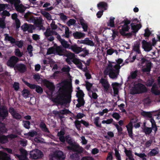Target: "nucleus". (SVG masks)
Masks as SVG:
<instances>
[{"label": "nucleus", "instance_id": "nucleus-50", "mask_svg": "<svg viewBox=\"0 0 160 160\" xmlns=\"http://www.w3.org/2000/svg\"><path fill=\"white\" fill-rule=\"evenodd\" d=\"M135 154L140 158H142L143 160H146V159L145 158L146 157V155L145 153H138L137 152H135Z\"/></svg>", "mask_w": 160, "mask_h": 160}, {"label": "nucleus", "instance_id": "nucleus-51", "mask_svg": "<svg viewBox=\"0 0 160 160\" xmlns=\"http://www.w3.org/2000/svg\"><path fill=\"white\" fill-rule=\"evenodd\" d=\"M85 44H87L91 46H93L94 45V44L92 41L89 40L88 38H86Z\"/></svg>", "mask_w": 160, "mask_h": 160}, {"label": "nucleus", "instance_id": "nucleus-35", "mask_svg": "<svg viewBox=\"0 0 160 160\" xmlns=\"http://www.w3.org/2000/svg\"><path fill=\"white\" fill-rule=\"evenodd\" d=\"M138 71L136 70L134 71H132L130 75L128 76V80L131 79L135 78L137 76Z\"/></svg>", "mask_w": 160, "mask_h": 160}, {"label": "nucleus", "instance_id": "nucleus-11", "mask_svg": "<svg viewBox=\"0 0 160 160\" xmlns=\"http://www.w3.org/2000/svg\"><path fill=\"white\" fill-rule=\"evenodd\" d=\"M18 58L15 56L11 57L7 62V65L11 68H13L16 64L18 61Z\"/></svg>", "mask_w": 160, "mask_h": 160}, {"label": "nucleus", "instance_id": "nucleus-15", "mask_svg": "<svg viewBox=\"0 0 160 160\" xmlns=\"http://www.w3.org/2000/svg\"><path fill=\"white\" fill-rule=\"evenodd\" d=\"M99 82L102 84L106 91H107L108 90L110 85L107 79L102 78L100 79Z\"/></svg>", "mask_w": 160, "mask_h": 160}, {"label": "nucleus", "instance_id": "nucleus-39", "mask_svg": "<svg viewBox=\"0 0 160 160\" xmlns=\"http://www.w3.org/2000/svg\"><path fill=\"white\" fill-rule=\"evenodd\" d=\"M158 87L156 86L154 84L152 88V92L155 94H159L160 93V91L158 90Z\"/></svg>", "mask_w": 160, "mask_h": 160}, {"label": "nucleus", "instance_id": "nucleus-49", "mask_svg": "<svg viewBox=\"0 0 160 160\" xmlns=\"http://www.w3.org/2000/svg\"><path fill=\"white\" fill-rule=\"evenodd\" d=\"M6 27V24L4 18H0V28H4Z\"/></svg>", "mask_w": 160, "mask_h": 160}, {"label": "nucleus", "instance_id": "nucleus-32", "mask_svg": "<svg viewBox=\"0 0 160 160\" xmlns=\"http://www.w3.org/2000/svg\"><path fill=\"white\" fill-rule=\"evenodd\" d=\"M44 84L49 89L51 90H53L54 88V86L53 84L48 81H44Z\"/></svg>", "mask_w": 160, "mask_h": 160}, {"label": "nucleus", "instance_id": "nucleus-61", "mask_svg": "<svg viewBox=\"0 0 160 160\" xmlns=\"http://www.w3.org/2000/svg\"><path fill=\"white\" fill-rule=\"evenodd\" d=\"M50 26L52 30H55L57 28V25L55 24V22L53 20L50 24Z\"/></svg>", "mask_w": 160, "mask_h": 160}, {"label": "nucleus", "instance_id": "nucleus-14", "mask_svg": "<svg viewBox=\"0 0 160 160\" xmlns=\"http://www.w3.org/2000/svg\"><path fill=\"white\" fill-rule=\"evenodd\" d=\"M17 137V135L16 134H10L7 137L0 135V142L3 143H6L8 141V138L12 139L16 138Z\"/></svg>", "mask_w": 160, "mask_h": 160}, {"label": "nucleus", "instance_id": "nucleus-52", "mask_svg": "<svg viewBox=\"0 0 160 160\" xmlns=\"http://www.w3.org/2000/svg\"><path fill=\"white\" fill-rule=\"evenodd\" d=\"M15 55L18 57H21L23 55V53L21 52L18 49H16L14 51Z\"/></svg>", "mask_w": 160, "mask_h": 160}, {"label": "nucleus", "instance_id": "nucleus-25", "mask_svg": "<svg viewBox=\"0 0 160 160\" xmlns=\"http://www.w3.org/2000/svg\"><path fill=\"white\" fill-rule=\"evenodd\" d=\"M79 22L82 26L83 31L87 32L88 31V25L86 22L83 19L81 18L80 19Z\"/></svg>", "mask_w": 160, "mask_h": 160}, {"label": "nucleus", "instance_id": "nucleus-16", "mask_svg": "<svg viewBox=\"0 0 160 160\" xmlns=\"http://www.w3.org/2000/svg\"><path fill=\"white\" fill-rule=\"evenodd\" d=\"M112 86L113 90L114 96H116L118 94V89L120 85L118 83L114 82L112 84Z\"/></svg>", "mask_w": 160, "mask_h": 160}, {"label": "nucleus", "instance_id": "nucleus-59", "mask_svg": "<svg viewBox=\"0 0 160 160\" xmlns=\"http://www.w3.org/2000/svg\"><path fill=\"white\" fill-rule=\"evenodd\" d=\"M15 44L17 45L19 48H21L22 47L23 44V41H16L15 43Z\"/></svg>", "mask_w": 160, "mask_h": 160}, {"label": "nucleus", "instance_id": "nucleus-8", "mask_svg": "<svg viewBox=\"0 0 160 160\" xmlns=\"http://www.w3.org/2000/svg\"><path fill=\"white\" fill-rule=\"evenodd\" d=\"M30 155L32 158L37 159L42 157L43 154L39 150L35 149L30 152Z\"/></svg>", "mask_w": 160, "mask_h": 160}, {"label": "nucleus", "instance_id": "nucleus-37", "mask_svg": "<svg viewBox=\"0 0 160 160\" xmlns=\"http://www.w3.org/2000/svg\"><path fill=\"white\" fill-rule=\"evenodd\" d=\"M41 13L48 20L50 21L52 20V16L49 13L43 11L41 12Z\"/></svg>", "mask_w": 160, "mask_h": 160}, {"label": "nucleus", "instance_id": "nucleus-43", "mask_svg": "<svg viewBox=\"0 0 160 160\" xmlns=\"http://www.w3.org/2000/svg\"><path fill=\"white\" fill-rule=\"evenodd\" d=\"M97 6L98 8L101 7L102 8H104V10H106L107 9L106 7L107 6V5L106 2H102L99 3L97 5Z\"/></svg>", "mask_w": 160, "mask_h": 160}, {"label": "nucleus", "instance_id": "nucleus-7", "mask_svg": "<svg viewBox=\"0 0 160 160\" xmlns=\"http://www.w3.org/2000/svg\"><path fill=\"white\" fill-rule=\"evenodd\" d=\"M25 83L31 89H35L36 91L38 93L41 94L43 91L42 88L38 85L34 84H31L26 81H24Z\"/></svg>", "mask_w": 160, "mask_h": 160}, {"label": "nucleus", "instance_id": "nucleus-42", "mask_svg": "<svg viewBox=\"0 0 160 160\" xmlns=\"http://www.w3.org/2000/svg\"><path fill=\"white\" fill-rule=\"evenodd\" d=\"M61 40V41L60 42L63 47L65 48H69L70 45L67 41L63 39Z\"/></svg>", "mask_w": 160, "mask_h": 160}, {"label": "nucleus", "instance_id": "nucleus-36", "mask_svg": "<svg viewBox=\"0 0 160 160\" xmlns=\"http://www.w3.org/2000/svg\"><path fill=\"white\" fill-rule=\"evenodd\" d=\"M15 8L17 11L20 12H23L26 9V8L22 4L18 6L15 5Z\"/></svg>", "mask_w": 160, "mask_h": 160}, {"label": "nucleus", "instance_id": "nucleus-47", "mask_svg": "<svg viewBox=\"0 0 160 160\" xmlns=\"http://www.w3.org/2000/svg\"><path fill=\"white\" fill-rule=\"evenodd\" d=\"M55 48L52 47L48 50L47 54L49 55L52 53L55 54Z\"/></svg>", "mask_w": 160, "mask_h": 160}, {"label": "nucleus", "instance_id": "nucleus-9", "mask_svg": "<svg viewBox=\"0 0 160 160\" xmlns=\"http://www.w3.org/2000/svg\"><path fill=\"white\" fill-rule=\"evenodd\" d=\"M142 48L146 52H148L152 49V45L149 42L143 40L142 42Z\"/></svg>", "mask_w": 160, "mask_h": 160}, {"label": "nucleus", "instance_id": "nucleus-40", "mask_svg": "<svg viewBox=\"0 0 160 160\" xmlns=\"http://www.w3.org/2000/svg\"><path fill=\"white\" fill-rule=\"evenodd\" d=\"M63 55L67 57V58H70L71 59H72L74 56V54L69 52H68L66 50Z\"/></svg>", "mask_w": 160, "mask_h": 160}, {"label": "nucleus", "instance_id": "nucleus-58", "mask_svg": "<svg viewBox=\"0 0 160 160\" xmlns=\"http://www.w3.org/2000/svg\"><path fill=\"white\" fill-rule=\"evenodd\" d=\"M62 27L65 28V37L68 38L69 36V28L67 27L62 26Z\"/></svg>", "mask_w": 160, "mask_h": 160}, {"label": "nucleus", "instance_id": "nucleus-22", "mask_svg": "<svg viewBox=\"0 0 160 160\" xmlns=\"http://www.w3.org/2000/svg\"><path fill=\"white\" fill-rule=\"evenodd\" d=\"M73 36L76 39H79L83 38L85 36V34L81 32H76L73 33Z\"/></svg>", "mask_w": 160, "mask_h": 160}, {"label": "nucleus", "instance_id": "nucleus-23", "mask_svg": "<svg viewBox=\"0 0 160 160\" xmlns=\"http://www.w3.org/2000/svg\"><path fill=\"white\" fill-rule=\"evenodd\" d=\"M14 68L17 69L19 71L21 72H23L26 70V66L22 64H19L16 65Z\"/></svg>", "mask_w": 160, "mask_h": 160}, {"label": "nucleus", "instance_id": "nucleus-44", "mask_svg": "<svg viewBox=\"0 0 160 160\" xmlns=\"http://www.w3.org/2000/svg\"><path fill=\"white\" fill-rule=\"evenodd\" d=\"M99 117H96L94 119V123L95 124L97 127L101 128V123L99 124L98 122L99 120Z\"/></svg>", "mask_w": 160, "mask_h": 160}, {"label": "nucleus", "instance_id": "nucleus-48", "mask_svg": "<svg viewBox=\"0 0 160 160\" xmlns=\"http://www.w3.org/2000/svg\"><path fill=\"white\" fill-rule=\"evenodd\" d=\"M29 94V91L26 89H24L22 92V95L25 98L28 97Z\"/></svg>", "mask_w": 160, "mask_h": 160}, {"label": "nucleus", "instance_id": "nucleus-28", "mask_svg": "<svg viewBox=\"0 0 160 160\" xmlns=\"http://www.w3.org/2000/svg\"><path fill=\"white\" fill-rule=\"evenodd\" d=\"M37 134V132L34 131H32L28 133H26L24 134L25 138L29 139H31V138L33 137Z\"/></svg>", "mask_w": 160, "mask_h": 160}, {"label": "nucleus", "instance_id": "nucleus-45", "mask_svg": "<svg viewBox=\"0 0 160 160\" xmlns=\"http://www.w3.org/2000/svg\"><path fill=\"white\" fill-rule=\"evenodd\" d=\"M158 153V149H154L151 150L148 154L150 156H155Z\"/></svg>", "mask_w": 160, "mask_h": 160}, {"label": "nucleus", "instance_id": "nucleus-29", "mask_svg": "<svg viewBox=\"0 0 160 160\" xmlns=\"http://www.w3.org/2000/svg\"><path fill=\"white\" fill-rule=\"evenodd\" d=\"M128 132L129 136L131 138H132V122H131L128 124L126 126Z\"/></svg>", "mask_w": 160, "mask_h": 160}, {"label": "nucleus", "instance_id": "nucleus-20", "mask_svg": "<svg viewBox=\"0 0 160 160\" xmlns=\"http://www.w3.org/2000/svg\"><path fill=\"white\" fill-rule=\"evenodd\" d=\"M55 48V53L60 56L63 55L66 50H64L61 47L56 46Z\"/></svg>", "mask_w": 160, "mask_h": 160}, {"label": "nucleus", "instance_id": "nucleus-62", "mask_svg": "<svg viewBox=\"0 0 160 160\" xmlns=\"http://www.w3.org/2000/svg\"><path fill=\"white\" fill-rule=\"evenodd\" d=\"M70 68L68 66H65L62 69V71L63 72H68L70 71Z\"/></svg>", "mask_w": 160, "mask_h": 160}, {"label": "nucleus", "instance_id": "nucleus-34", "mask_svg": "<svg viewBox=\"0 0 160 160\" xmlns=\"http://www.w3.org/2000/svg\"><path fill=\"white\" fill-rule=\"evenodd\" d=\"M141 27V26L140 24L137 25H136L134 23L131 24L132 29V32H137Z\"/></svg>", "mask_w": 160, "mask_h": 160}, {"label": "nucleus", "instance_id": "nucleus-53", "mask_svg": "<svg viewBox=\"0 0 160 160\" xmlns=\"http://www.w3.org/2000/svg\"><path fill=\"white\" fill-rule=\"evenodd\" d=\"M8 8V7L7 4H0V11H3L4 10Z\"/></svg>", "mask_w": 160, "mask_h": 160}, {"label": "nucleus", "instance_id": "nucleus-10", "mask_svg": "<svg viewBox=\"0 0 160 160\" xmlns=\"http://www.w3.org/2000/svg\"><path fill=\"white\" fill-rule=\"evenodd\" d=\"M142 63H145V66L142 67V70L143 72H149L151 69V63L149 61H147L145 59L142 58L141 60Z\"/></svg>", "mask_w": 160, "mask_h": 160}, {"label": "nucleus", "instance_id": "nucleus-24", "mask_svg": "<svg viewBox=\"0 0 160 160\" xmlns=\"http://www.w3.org/2000/svg\"><path fill=\"white\" fill-rule=\"evenodd\" d=\"M129 28H130L128 27V24L125 23L122 26L121 29L120 30V32L122 35H126L125 32L128 31Z\"/></svg>", "mask_w": 160, "mask_h": 160}, {"label": "nucleus", "instance_id": "nucleus-33", "mask_svg": "<svg viewBox=\"0 0 160 160\" xmlns=\"http://www.w3.org/2000/svg\"><path fill=\"white\" fill-rule=\"evenodd\" d=\"M64 134L65 131L63 130L58 132V135L59 137L60 141L62 142H64L65 141V137L64 136Z\"/></svg>", "mask_w": 160, "mask_h": 160}, {"label": "nucleus", "instance_id": "nucleus-27", "mask_svg": "<svg viewBox=\"0 0 160 160\" xmlns=\"http://www.w3.org/2000/svg\"><path fill=\"white\" fill-rule=\"evenodd\" d=\"M12 18L15 21L16 27L19 28L20 26V23L19 20L17 18V15L16 13H14L12 15Z\"/></svg>", "mask_w": 160, "mask_h": 160}, {"label": "nucleus", "instance_id": "nucleus-56", "mask_svg": "<svg viewBox=\"0 0 160 160\" xmlns=\"http://www.w3.org/2000/svg\"><path fill=\"white\" fill-rule=\"evenodd\" d=\"M113 119L112 118L108 119L107 120H103L102 121V124H110L112 123L113 121Z\"/></svg>", "mask_w": 160, "mask_h": 160}, {"label": "nucleus", "instance_id": "nucleus-63", "mask_svg": "<svg viewBox=\"0 0 160 160\" xmlns=\"http://www.w3.org/2000/svg\"><path fill=\"white\" fill-rule=\"evenodd\" d=\"M112 117L117 120H118L120 118V116L119 114L117 112H114L112 114Z\"/></svg>", "mask_w": 160, "mask_h": 160}, {"label": "nucleus", "instance_id": "nucleus-4", "mask_svg": "<svg viewBox=\"0 0 160 160\" xmlns=\"http://www.w3.org/2000/svg\"><path fill=\"white\" fill-rule=\"evenodd\" d=\"M65 138L67 141L70 145V146L67 147V148L68 149L71 150L79 153L82 152V148L78 145L73 143L69 136H66Z\"/></svg>", "mask_w": 160, "mask_h": 160}, {"label": "nucleus", "instance_id": "nucleus-54", "mask_svg": "<svg viewBox=\"0 0 160 160\" xmlns=\"http://www.w3.org/2000/svg\"><path fill=\"white\" fill-rule=\"evenodd\" d=\"M32 47L31 45H29L28 46L27 48V50L30 54V57H32Z\"/></svg>", "mask_w": 160, "mask_h": 160}, {"label": "nucleus", "instance_id": "nucleus-57", "mask_svg": "<svg viewBox=\"0 0 160 160\" xmlns=\"http://www.w3.org/2000/svg\"><path fill=\"white\" fill-rule=\"evenodd\" d=\"M34 141L37 142L42 143L44 142V140L41 138L37 137L34 138Z\"/></svg>", "mask_w": 160, "mask_h": 160}, {"label": "nucleus", "instance_id": "nucleus-3", "mask_svg": "<svg viewBox=\"0 0 160 160\" xmlns=\"http://www.w3.org/2000/svg\"><path fill=\"white\" fill-rule=\"evenodd\" d=\"M147 91L146 87L140 83H135L134 87L130 90V93L132 94L140 93Z\"/></svg>", "mask_w": 160, "mask_h": 160}, {"label": "nucleus", "instance_id": "nucleus-41", "mask_svg": "<svg viewBox=\"0 0 160 160\" xmlns=\"http://www.w3.org/2000/svg\"><path fill=\"white\" fill-rule=\"evenodd\" d=\"M150 121L152 123V128L155 131V132H156L157 130V128L156 126V125L154 120L153 119L151 118L150 119Z\"/></svg>", "mask_w": 160, "mask_h": 160}, {"label": "nucleus", "instance_id": "nucleus-60", "mask_svg": "<svg viewBox=\"0 0 160 160\" xmlns=\"http://www.w3.org/2000/svg\"><path fill=\"white\" fill-rule=\"evenodd\" d=\"M86 86L87 90L88 92L89 91L92 90H91V88L92 86V84L88 82H86Z\"/></svg>", "mask_w": 160, "mask_h": 160}, {"label": "nucleus", "instance_id": "nucleus-31", "mask_svg": "<svg viewBox=\"0 0 160 160\" xmlns=\"http://www.w3.org/2000/svg\"><path fill=\"white\" fill-rule=\"evenodd\" d=\"M4 35L5 40L9 41L12 44L15 43L16 40L13 37L9 36L7 34H5Z\"/></svg>", "mask_w": 160, "mask_h": 160}, {"label": "nucleus", "instance_id": "nucleus-30", "mask_svg": "<svg viewBox=\"0 0 160 160\" xmlns=\"http://www.w3.org/2000/svg\"><path fill=\"white\" fill-rule=\"evenodd\" d=\"M140 42H136L133 46V50L135 51L138 54L141 53L140 50Z\"/></svg>", "mask_w": 160, "mask_h": 160}, {"label": "nucleus", "instance_id": "nucleus-17", "mask_svg": "<svg viewBox=\"0 0 160 160\" xmlns=\"http://www.w3.org/2000/svg\"><path fill=\"white\" fill-rule=\"evenodd\" d=\"M21 28L24 31H28L29 32H32L34 27L33 25L25 23L22 26Z\"/></svg>", "mask_w": 160, "mask_h": 160}, {"label": "nucleus", "instance_id": "nucleus-19", "mask_svg": "<svg viewBox=\"0 0 160 160\" xmlns=\"http://www.w3.org/2000/svg\"><path fill=\"white\" fill-rule=\"evenodd\" d=\"M9 112L14 118L18 119L21 118V116L16 111H15L13 108H10L9 109Z\"/></svg>", "mask_w": 160, "mask_h": 160}, {"label": "nucleus", "instance_id": "nucleus-12", "mask_svg": "<svg viewBox=\"0 0 160 160\" xmlns=\"http://www.w3.org/2000/svg\"><path fill=\"white\" fill-rule=\"evenodd\" d=\"M72 61L78 68L85 72H86L87 70V67L85 66V67L83 68V65L82 64V61L80 60L77 58H74L73 59Z\"/></svg>", "mask_w": 160, "mask_h": 160}, {"label": "nucleus", "instance_id": "nucleus-1", "mask_svg": "<svg viewBox=\"0 0 160 160\" xmlns=\"http://www.w3.org/2000/svg\"><path fill=\"white\" fill-rule=\"evenodd\" d=\"M59 87L57 97L59 102H69L71 98L72 91L71 82L70 81L62 82L58 85Z\"/></svg>", "mask_w": 160, "mask_h": 160}, {"label": "nucleus", "instance_id": "nucleus-55", "mask_svg": "<svg viewBox=\"0 0 160 160\" xmlns=\"http://www.w3.org/2000/svg\"><path fill=\"white\" fill-rule=\"evenodd\" d=\"M144 131L146 134H149L152 131V129L151 128L145 127L144 129Z\"/></svg>", "mask_w": 160, "mask_h": 160}, {"label": "nucleus", "instance_id": "nucleus-38", "mask_svg": "<svg viewBox=\"0 0 160 160\" xmlns=\"http://www.w3.org/2000/svg\"><path fill=\"white\" fill-rule=\"evenodd\" d=\"M44 34L45 37H48L53 35V31L51 30L50 28H47L45 32H44Z\"/></svg>", "mask_w": 160, "mask_h": 160}, {"label": "nucleus", "instance_id": "nucleus-21", "mask_svg": "<svg viewBox=\"0 0 160 160\" xmlns=\"http://www.w3.org/2000/svg\"><path fill=\"white\" fill-rule=\"evenodd\" d=\"M70 48L74 52L78 53L83 50L84 49H82L80 47L76 45L72 46Z\"/></svg>", "mask_w": 160, "mask_h": 160}, {"label": "nucleus", "instance_id": "nucleus-2", "mask_svg": "<svg viewBox=\"0 0 160 160\" xmlns=\"http://www.w3.org/2000/svg\"><path fill=\"white\" fill-rule=\"evenodd\" d=\"M123 60L119 59L117 63L109 62L104 70L105 74L108 75L109 77L113 79H116L119 72V69L124 64L122 63Z\"/></svg>", "mask_w": 160, "mask_h": 160}, {"label": "nucleus", "instance_id": "nucleus-6", "mask_svg": "<svg viewBox=\"0 0 160 160\" xmlns=\"http://www.w3.org/2000/svg\"><path fill=\"white\" fill-rule=\"evenodd\" d=\"M65 156L61 151H58L54 153L50 158V160H64Z\"/></svg>", "mask_w": 160, "mask_h": 160}, {"label": "nucleus", "instance_id": "nucleus-26", "mask_svg": "<svg viewBox=\"0 0 160 160\" xmlns=\"http://www.w3.org/2000/svg\"><path fill=\"white\" fill-rule=\"evenodd\" d=\"M97 91L98 90L97 89H95L93 91H92V90L89 91L88 92V94L89 96L91 98L96 99L98 97V95L95 92Z\"/></svg>", "mask_w": 160, "mask_h": 160}, {"label": "nucleus", "instance_id": "nucleus-18", "mask_svg": "<svg viewBox=\"0 0 160 160\" xmlns=\"http://www.w3.org/2000/svg\"><path fill=\"white\" fill-rule=\"evenodd\" d=\"M8 114V111L5 107H2L0 108V116L5 118Z\"/></svg>", "mask_w": 160, "mask_h": 160}, {"label": "nucleus", "instance_id": "nucleus-46", "mask_svg": "<svg viewBox=\"0 0 160 160\" xmlns=\"http://www.w3.org/2000/svg\"><path fill=\"white\" fill-rule=\"evenodd\" d=\"M115 18L114 17H111L110 19L109 22L108 23V26L111 27H113L114 26V20Z\"/></svg>", "mask_w": 160, "mask_h": 160}, {"label": "nucleus", "instance_id": "nucleus-5", "mask_svg": "<svg viewBox=\"0 0 160 160\" xmlns=\"http://www.w3.org/2000/svg\"><path fill=\"white\" fill-rule=\"evenodd\" d=\"M77 97L78 98V103L77 104L76 106L78 108L83 106L84 104V101L83 99L84 94L83 92L81 90H79L77 91L76 94Z\"/></svg>", "mask_w": 160, "mask_h": 160}, {"label": "nucleus", "instance_id": "nucleus-13", "mask_svg": "<svg viewBox=\"0 0 160 160\" xmlns=\"http://www.w3.org/2000/svg\"><path fill=\"white\" fill-rule=\"evenodd\" d=\"M20 152L22 155H20L18 154H14L15 157L18 158L19 160H26L27 158V152L25 150L21 149H20Z\"/></svg>", "mask_w": 160, "mask_h": 160}, {"label": "nucleus", "instance_id": "nucleus-64", "mask_svg": "<svg viewBox=\"0 0 160 160\" xmlns=\"http://www.w3.org/2000/svg\"><path fill=\"white\" fill-rule=\"evenodd\" d=\"M76 22V21L74 19H71L69 20L67 22L68 25L70 26L74 25Z\"/></svg>", "mask_w": 160, "mask_h": 160}]
</instances>
